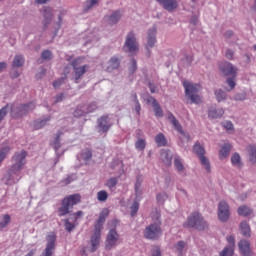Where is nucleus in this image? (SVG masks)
I'll use <instances>...</instances> for the list:
<instances>
[{"label": "nucleus", "mask_w": 256, "mask_h": 256, "mask_svg": "<svg viewBox=\"0 0 256 256\" xmlns=\"http://www.w3.org/2000/svg\"><path fill=\"white\" fill-rule=\"evenodd\" d=\"M11 222V216L9 214H6L3 216L2 220L0 221V229H5Z\"/></svg>", "instance_id": "nucleus-49"}, {"label": "nucleus", "mask_w": 256, "mask_h": 256, "mask_svg": "<svg viewBox=\"0 0 256 256\" xmlns=\"http://www.w3.org/2000/svg\"><path fill=\"white\" fill-rule=\"evenodd\" d=\"M84 109H86V114L93 113L94 111H97V103L91 102L88 105H84Z\"/></svg>", "instance_id": "nucleus-51"}, {"label": "nucleus", "mask_w": 256, "mask_h": 256, "mask_svg": "<svg viewBox=\"0 0 256 256\" xmlns=\"http://www.w3.org/2000/svg\"><path fill=\"white\" fill-rule=\"evenodd\" d=\"M101 241V232L94 230V234L91 236V253H95L99 248V243Z\"/></svg>", "instance_id": "nucleus-18"}, {"label": "nucleus", "mask_w": 256, "mask_h": 256, "mask_svg": "<svg viewBox=\"0 0 256 256\" xmlns=\"http://www.w3.org/2000/svg\"><path fill=\"white\" fill-rule=\"evenodd\" d=\"M117 243H119V233H117L115 228H112L106 236L105 248L108 251H111V249H115V247H117Z\"/></svg>", "instance_id": "nucleus-9"}, {"label": "nucleus", "mask_w": 256, "mask_h": 256, "mask_svg": "<svg viewBox=\"0 0 256 256\" xmlns=\"http://www.w3.org/2000/svg\"><path fill=\"white\" fill-rule=\"evenodd\" d=\"M109 199V193L105 190H100L97 192V200L100 201V203H105Z\"/></svg>", "instance_id": "nucleus-45"}, {"label": "nucleus", "mask_w": 256, "mask_h": 256, "mask_svg": "<svg viewBox=\"0 0 256 256\" xmlns=\"http://www.w3.org/2000/svg\"><path fill=\"white\" fill-rule=\"evenodd\" d=\"M155 143L158 147H165L167 145V138H165L163 133H159L155 136Z\"/></svg>", "instance_id": "nucleus-38"}, {"label": "nucleus", "mask_w": 256, "mask_h": 256, "mask_svg": "<svg viewBox=\"0 0 256 256\" xmlns=\"http://www.w3.org/2000/svg\"><path fill=\"white\" fill-rule=\"evenodd\" d=\"M183 87L185 89V96L190 100V103L199 105V103H201V97L197 95V93H199V84L184 82Z\"/></svg>", "instance_id": "nucleus-5"}, {"label": "nucleus", "mask_w": 256, "mask_h": 256, "mask_svg": "<svg viewBox=\"0 0 256 256\" xmlns=\"http://www.w3.org/2000/svg\"><path fill=\"white\" fill-rule=\"evenodd\" d=\"M119 65H121V61H119V58L114 56L108 61L106 71H108V73H111V71H114V69H119Z\"/></svg>", "instance_id": "nucleus-24"}, {"label": "nucleus", "mask_w": 256, "mask_h": 256, "mask_svg": "<svg viewBox=\"0 0 256 256\" xmlns=\"http://www.w3.org/2000/svg\"><path fill=\"white\" fill-rule=\"evenodd\" d=\"M238 249L240 251V255L242 256H253V250H251V243H249V241L245 239L239 241Z\"/></svg>", "instance_id": "nucleus-16"}, {"label": "nucleus", "mask_w": 256, "mask_h": 256, "mask_svg": "<svg viewBox=\"0 0 256 256\" xmlns=\"http://www.w3.org/2000/svg\"><path fill=\"white\" fill-rule=\"evenodd\" d=\"M235 78L236 77L231 76L226 79V83L230 87V90L235 89V87L237 86V83L235 82Z\"/></svg>", "instance_id": "nucleus-55"}, {"label": "nucleus", "mask_w": 256, "mask_h": 256, "mask_svg": "<svg viewBox=\"0 0 256 256\" xmlns=\"http://www.w3.org/2000/svg\"><path fill=\"white\" fill-rule=\"evenodd\" d=\"M25 65V57L23 55H16L12 62V67L15 69V67H23Z\"/></svg>", "instance_id": "nucleus-35"}, {"label": "nucleus", "mask_w": 256, "mask_h": 256, "mask_svg": "<svg viewBox=\"0 0 256 256\" xmlns=\"http://www.w3.org/2000/svg\"><path fill=\"white\" fill-rule=\"evenodd\" d=\"M41 57H42V59H45V60L49 61L52 57L51 51L50 50H44L41 54Z\"/></svg>", "instance_id": "nucleus-58"}, {"label": "nucleus", "mask_w": 256, "mask_h": 256, "mask_svg": "<svg viewBox=\"0 0 256 256\" xmlns=\"http://www.w3.org/2000/svg\"><path fill=\"white\" fill-rule=\"evenodd\" d=\"M220 71L225 77H237V69L230 62H224L220 65Z\"/></svg>", "instance_id": "nucleus-13"}, {"label": "nucleus", "mask_w": 256, "mask_h": 256, "mask_svg": "<svg viewBox=\"0 0 256 256\" xmlns=\"http://www.w3.org/2000/svg\"><path fill=\"white\" fill-rule=\"evenodd\" d=\"M83 106H78L76 110L74 111V117H83V115H87V110Z\"/></svg>", "instance_id": "nucleus-48"}, {"label": "nucleus", "mask_w": 256, "mask_h": 256, "mask_svg": "<svg viewBox=\"0 0 256 256\" xmlns=\"http://www.w3.org/2000/svg\"><path fill=\"white\" fill-rule=\"evenodd\" d=\"M151 256H161V248L156 247L153 251H152V255Z\"/></svg>", "instance_id": "nucleus-64"}, {"label": "nucleus", "mask_w": 256, "mask_h": 256, "mask_svg": "<svg viewBox=\"0 0 256 256\" xmlns=\"http://www.w3.org/2000/svg\"><path fill=\"white\" fill-rule=\"evenodd\" d=\"M193 152L196 153L198 157L205 155V148L201 146L199 142H196L193 146Z\"/></svg>", "instance_id": "nucleus-40"}, {"label": "nucleus", "mask_w": 256, "mask_h": 256, "mask_svg": "<svg viewBox=\"0 0 256 256\" xmlns=\"http://www.w3.org/2000/svg\"><path fill=\"white\" fill-rule=\"evenodd\" d=\"M202 167L206 169L207 173H211V164L205 155L199 156Z\"/></svg>", "instance_id": "nucleus-43"}, {"label": "nucleus", "mask_w": 256, "mask_h": 256, "mask_svg": "<svg viewBox=\"0 0 256 256\" xmlns=\"http://www.w3.org/2000/svg\"><path fill=\"white\" fill-rule=\"evenodd\" d=\"M253 213V210L249 206L242 205L238 208V215L241 217H249Z\"/></svg>", "instance_id": "nucleus-37"}, {"label": "nucleus", "mask_w": 256, "mask_h": 256, "mask_svg": "<svg viewBox=\"0 0 256 256\" xmlns=\"http://www.w3.org/2000/svg\"><path fill=\"white\" fill-rule=\"evenodd\" d=\"M161 225H163V222L161 221V213L158 211L153 212L152 223L144 230L145 239H149V241H157V239L163 235Z\"/></svg>", "instance_id": "nucleus-2"}, {"label": "nucleus", "mask_w": 256, "mask_h": 256, "mask_svg": "<svg viewBox=\"0 0 256 256\" xmlns=\"http://www.w3.org/2000/svg\"><path fill=\"white\" fill-rule=\"evenodd\" d=\"M79 217H83V211H78V212L70 215V219L72 221H77V219H79Z\"/></svg>", "instance_id": "nucleus-60"}, {"label": "nucleus", "mask_w": 256, "mask_h": 256, "mask_svg": "<svg viewBox=\"0 0 256 256\" xmlns=\"http://www.w3.org/2000/svg\"><path fill=\"white\" fill-rule=\"evenodd\" d=\"M141 185H143V176L138 175L134 185L136 197H140L141 195Z\"/></svg>", "instance_id": "nucleus-33"}, {"label": "nucleus", "mask_w": 256, "mask_h": 256, "mask_svg": "<svg viewBox=\"0 0 256 256\" xmlns=\"http://www.w3.org/2000/svg\"><path fill=\"white\" fill-rule=\"evenodd\" d=\"M222 126L224 129H227V131H232L233 129V122L232 121H225L222 123Z\"/></svg>", "instance_id": "nucleus-62"}, {"label": "nucleus", "mask_w": 256, "mask_h": 256, "mask_svg": "<svg viewBox=\"0 0 256 256\" xmlns=\"http://www.w3.org/2000/svg\"><path fill=\"white\" fill-rule=\"evenodd\" d=\"M180 133V147H185V143H189V140L191 139V135L189 133L185 132L183 129L179 132Z\"/></svg>", "instance_id": "nucleus-34"}, {"label": "nucleus", "mask_w": 256, "mask_h": 256, "mask_svg": "<svg viewBox=\"0 0 256 256\" xmlns=\"http://www.w3.org/2000/svg\"><path fill=\"white\" fill-rule=\"evenodd\" d=\"M107 217H109V209L104 208L101 213L99 214V218L95 223V229L94 231H99L101 232V230L103 229V224L105 223V220L107 219Z\"/></svg>", "instance_id": "nucleus-17"}, {"label": "nucleus", "mask_w": 256, "mask_h": 256, "mask_svg": "<svg viewBox=\"0 0 256 256\" xmlns=\"http://www.w3.org/2000/svg\"><path fill=\"white\" fill-rule=\"evenodd\" d=\"M51 121V116H46L44 119H38L34 121V129L37 131L39 129H43L47 123Z\"/></svg>", "instance_id": "nucleus-27"}, {"label": "nucleus", "mask_w": 256, "mask_h": 256, "mask_svg": "<svg viewBox=\"0 0 256 256\" xmlns=\"http://www.w3.org/2000/svg\"><path fill=\"white\" fill-rule=\"evenodd\" d=\"M128 71L130 75H133L135 71H137V60L134 58L130 59V63L128 65Z\"/></svg>", "instance_id": "nucleus-47"}, {"label": "nucleus", "mask_w": 256, "mask_h": 256, "mask_svg": "<svg viewBox=\"0 0 256 256\" xmlns=\"http://www.w3.org/2000/svg\"><path fill=\"white\" fill-rule=\"evenodd\" d=\"M81 65V58H77L71 62V66L74 69V83H79L80 79H83V75L87 73L89 65Z\"/></svg>", "instance_id": "nucleus-7"}, {"label": "nucleus", "mask_w": 256, "mask_h": 256, "mask_svg": "<svg viewBox=\"0 0 256 256\" xmlns=\"http://www.w3.org/2000/svg\"><path fill=\"white\" fill-rule=\"evenodd\" d=\"M123 49L125 53H136L138 46L135 33L129 32L127 34Z\"/></svg>", "instance_id": "nucleus-10"}, {"label": "nucleus", "mask_w": 256, "mask_h": 256, "mask_svg": "<svg viewBox=\"0 0 256 256\" xmlns=\"http://www.w3.org/2000/svg\"><path fill=\"white\" fill-rule=\"evenodd\" d=\"M145 147H147V142L143 138H138L135 143V148L137 151H145Z\"/></svg>", "instance_id": "nucleus-44"}, {"label": "nucleus", "mask_w": 256, "mask_h": 256, "mask_svg": "<svg viewBox=\"0 0 256 256\" xmlns=\"http://www.w3.org/2000/svg\"><path fill=\"white\" fill-rule=\"evenodd\" d=\"M7 113H9V104L0 109V121H3L7 117Z\"/></svg>", "instance_id": "nucleus-54"}, {"label": "nucleus", "mask_w": 256, "mask_h": 256, "mask_svg": "<svg viewBox=\"0 0 256 256\" xmlns=\"http://www.w3.org/2000/svg\"><path fill=\"white\" fill-rule=\"evenodd\" d=\"M119 19H121V11L119 10H116L110 16L105 17L108 25H116V23H119Z\"/></svg>", "instance_id": "nucleus-20"}, {"label": "nucleus", "mask_w": 256, "mask_h": 256, "mask_svg": "<svg viewBox=\"0 0 256 256\" xmlns=\"http://www.w3.org/2000/svg\"><path fill=\"white\" fill-rule=\"evenodd\" d=\"M152 105L154 107V113L156 117H163V109H161V106L159 105V102H157L156 99L153 98Z\"/></svg>", "instance_id": "nucleus-41"}, {"label": "nucleus", "mask_w": 256, "mask_h": 256, "mask_svg": "<svg viewBox=\"0 0 256 256\" xmlns=\"http://www.w3.org/2000/svg\"><path fill=\"white\" fill-rule=\"evenodd\" d=\"M35 107V102L17 104L11 107V115L14 119H19V117H23V115H27V113L33 111Z\"/></svg>", "instance_id": "nucleus-6"}, {"label": "nucleus", "mask_w": 256, "mask_h": 256, "mask_svg": "<svg viewBox=\"0 0 256 256\" xmlns=\"http://www.w3.org/2000/svg\"><path fill=\"white\" fill-rule=\"evenodd\" d=\"M76 179V176L75 175H71V176H68L66 179H64L62 181L63 185H69L70 183H73V181H75Z\"/></svg>", "instance_id": "nucleus-61"}, {"label": "nucleus", "mask_w": 256, "mask_h": 256, "mask_svg": "<svg viewBox=\"0 0 256 256\" xmlns=\"http://www.w3.org/2000/svg\"><path fill=\"white\" fill-rule=\"evenodd\" d=\"M117 183H119L117 177H112L107 180L106 187H108V189H113L114 187H117Z\"/></svg>", "instance_id": "nucleus-50"}, {"label": "nucleus", "mask_w": 256, "mask_h": 256, "mask_svg": "<svg viewBox=\"0 0 256 256\" xmlns=\"http://www.w3.org/2000/svg\"><path fill=\"white\" fill-rule=\"evenodd\" d=\"M155 43H157V28L153 26L147 31L146 49L148 53H151L150 49L155 47Z\"/></svg>", "instance_id": "nucleus-12"}, {"label": "nucleus", "mask_w": 256, "mask_h": 256, "mask_svg": "<svg viewBox=\"0 0 256 256\" xmlns=\"http://www.w3.org/2000/svg\"><path fill=\"white\" fill-rule=\"evenodd\" d=\"M10 151H11V147H9L8 145L0 148V165H1V163H3V161H5V157H7V155H9Z\"/></svg>", "instance_id": "nucleus-42"}, {"label": "nucleus", "mask_w": 256, "mask_h": 256, "mask_svg": "<svg viewBox=\"0 0 256 256\" xmlns=\"http://www.w3.org/2000/svg\"><path fill=\"white\" fill-rule=\"evenodd\" d=\"M64 227L68 231V233H71L73 229H75V224H73L71 221H69V218H66L64 220Z\"/></svg>", "instance_id": "nucleus-52"}, {"label": "nucleus", "mask_w": 256, "mask_h": 256, "mask_svg": "<svg viewBox=\"0 0 256 256\" xmlns=\"http://www.w3.org/2000/svg\"><path fill=\"white\" fill-rule=\"evenodd\" d=\"M79 203H81L80 194H71L64 197L61 202V206L58 208L59 217H65V215L71 214V209Z\"/></svg>", "instance_id": "nucleus-3"}, {"label": "nucleus", "mask_w": 256, "mask_h": 256, "mask_svg": "<svg viewBox=\"0 0 256 256\" xmlns=\"http://www.w3.org/2000/svg\"><path fill=\"white\" fill-rule=\"evenodd\" d=\"M228 246H226L220 253L219 256H234L235 255V237H227Z\"/></svg>", "instance_id": "nucleus-14"}, {"label": "nucleus", "mask_w": 256, "mask_h": 256, "mask_svg": "<svg viewBox=\"0 0 256 256\" xmlns=\"http://www.w3.org/2000/svg\"><path fill=\"white\" fill-rule=\"evenodd\" d=\"M160 159L163 161V163H165V165L171 167L173 153H171V150H163L160 154Z\"/></svg>", "instance_id": "nucleus-22"}, {"label": "nucleus", "mask_w": 256, "mask_h": 256, "mask_svg": "<svg viewBox=\"0 0 256 256\" xmlns=\"http://www.w3.org/2000/svg\"><path fill=\"white\" fill-rule=\"evenodd\" d=\"M214 95H215L216 101L218 103H221L223 101H227V92H225L223 89H216L214 91Z\"/></svg>", "instance_id": "nucleus-30"}, {"label": "nucleus", "mask_w": 256, "mask_h": 256, "mask_svg": "<svg viewBox=\"0 0 256 256\" xmlns=\"http://www.w3.org/2000/svg\"><path fill=\"white\" fill-rule=\"evenodd\" d=\"M240 231L244 237H251V228L247 221L240 223Z\"/></svg>", "instance_id": "nucleus-32"}, {"label": "nucleus", "mask_w": 256, "mask_h": 256, "mask_svg": "<svg viewBox=\"0 0 256 256\" xmlns=\"http://www.w3.org/2000/svg\"><path fill=\"white\" fill-rule=\"evenodd\" d=\"M130 209H131V212H130L131 217H135L137 215V212L139 211V202L134 201Z\"/></svg>", "instance_id": "nucleus-53"}, {"label": "nucleus", "mask_w": 256, "mask_h": 256, "mask_svg": "<svg viewBox=\"0 0 256 256\" xmlns=\"http://www.w3.org/2000/svg\"><path fill=\"white\" fill-rule=\"evenodd\" d=\"M174 166L178 173H181L185 169V166H183V159L177 154L174 155Z\"/></svg>", "instance_id": "nucleus-31"}, {"label": "nucleus", "mask_w": 256, "mask_h": 256, "mask_svg": "<svg viewBox=\"0 0 256 256\" xmlns=\"http://www.w3.org/2000/svg\"><path fill=\"white\" fill-rule=\"evenodd\" d=\"M231 163L234 167H238L241 169L243 167V163L241 162V156L239 153H234L231 157Z\"/></svg>", "instance_id": "nucleus-36"}, {"label": "nucleus", "mask_w": 256, "mask_h": 256, "mask_svg": "<svg viewBox=\"0 0 256 256\" xmlns=\"http://www.w3.org/2000/svg\"><path fill=\"white\" fill-rule=\"evenodd\" d=\"M67 79V76L61 77L60 79L53 82V87L55 89L59 88L60 85H63V81Z\"/></svg>", "instance_id": "nucleus-56"}, {"label": "nucleus", "mask_w": 256, "mask_h": 256, "mask_svg": "<svg viewBox=\"0 0 256 256\" xmlns=\"http://www.w3.org/2000/svg\"><path fill=\"white\" fill-rule=\"evenodd\" d=\"M57 247V235L51 232L46 236V248L42 252L41 256H53Z\"/></svg>", "instance_id": "nucleus-8"}, {"label": "nucleus", "mask_w": 256, "mask_h": 256, "mask_svg": "<svg viewBox=\"0 0 256 256\" xmlns=\"http://www.w3.org/2000/svg\"><path fill=\"white\" fill-rule=\"evenodd\" d=\"M247 99V95L245 93H238L234 96L235 101H245Z\"/></svg>", "instance_id": "nucleus-59"}, {"label": "nucleus", "mask_w": 256, "mask_h": 256, "mask_svg": "<svg viewBox=\"0 0 256 256\" xmlns=\"http://www.w3.org/2000/svg\"><path fill=\"white\" fill-rule=\"evenodd\" d=\"M226 59H229V61H233V57H235V51L231 49H227L225 53Z\"/></svg>", "instance_id": "nucleus-57"}, {"label": "nucleus", "mask_w": 256, "mask_h": 256, "mask_svg": "<svg viewBox=\"0 0 256 256\" xmlns=\"http://www.w3.org/2000/svg\"><path fill=\"white\" fill-rule=\"evenodd\" d=\"M168 120L170 121L171 125H173L174 129L178 133H180V131L183 130V126L181 125V123H179V120H177V118L175 117V115H173V113L168 114Z\"/></svg>", "instance_id": "nucleus-26"}, {"label": "nucleus", "mask_w": 256, "mask_h": 256, "mask_svg": "<svg viewBox=\"0 0 256 256\" xmlns=\"http://www.w3.org/2000/svg\"><path fill=\"white\" fill-rule=\"evenodd\" d=\"M63 99H65V94L60 93V94L56 95L54 103H61V101H63Z\"/></svg>", "instance_id": "nucleus-63"}, {"label": "nucleus", "mask_w": 256, "mask_h": 256, "mask_svg": "<svg viewBox=\"0 0 256 256\" xmlns=\"http://www.w3.org/2000/svg\"><path fill=\"white\" fill-rule=\"evenodd\" d=\"M229 204L225 201H220L218 205V219L222 223H225V221H229Z\"/></svg>", "instance_id": "nucleus-11"}, {"label": "nucleus", "mask_w": 256, "mask_h": 256, "mask_svg": "<svg viewBox=\"0 0 256 256\" xmlns=\"http://www.w3.org/2000/svg\"><path fill=\"white\" fill-rule=\"evenodd\" d=\"M93 157V153L91 152V150L86 149L83 150L80 155L77 156L78 161H80V163H87V161H91V158ZM83 161V162H82Z\"/></svg>", "instance_id": "nucleus-23"}, {"label": "nucleus", "mask_w": 256, "mask_h": 256, "mask_svg": "<svg viewBox=\"0 0 256 256\" xmlns=\"http://www.w3.org/2000/svg\"><path fill=\"white\" fill-rule=\"evenodd\" d=\"M225 115V110L223 108L210 107L208 109V117L210 119H221Z\"/></svg>", "instance_id": "nucleus-19"}, {"label": "nucleus", "mask_w": 256, "mask_h": 256, "mask_svg": "<svg viewBox=\"0 0 256 256\" xmlns=\"http://www.w3.org/2000/svg\"><path fill=\"white\" fill-rule=\"evenodd\" d=\"M100 0H86L83 6V13H89L93 7L99 5Z\"/></svg>", "instance_id": "nucleus-28"}, {"label": "nucleus", "mask_w": 256, "mask_h": 256, "mask_svg": "<svg viewBox=\"0 0 256 256\" xmlns=\"http://www.w3.org/2000/svg\"><path fill=\"white\" fill-rule=\"evenodd\" d=\"M183 226L188 229H196V231H205L209 225L201 213L192 212Z\"/></svg>", "instance_id": "nucleus-4"}, {"label": "nucleus", "mask_w": 256, "mask_h": 256, "mask_svg": "<svg viewBox=\"0 0 256 256\" xmlns=\"http://www.w3.org/2000/svg\"><path fill=\"white\" fill-rule=\"evenodd\" d=\"M248 153L250 163H256V146H249Z\"/></svg>", "instance_id": "nucleus-46"}, {"label": "nucleus", "mask_w": 256, "mask_h": 256, "mask_svg": "<svg viewBox=\"0 0 256 256\" xmlns=\"http://www.w3.org/2000/svg\"><path fill=\"white\" fill-rule=\"evenodd\" d=\"M229 153H231V144H224L220 149V158L225 159V157H229Z\"/></svg>", "instance_id": "nucleus-39"}, {"label": "nucleus", "mask_w": 256, "mask_h": 256, "mask_svg": "<svg viewBox=\"0 0 256 256\" xmlns=\"http://www.w3.org/2000/svg\"><path fill=\"white\" fill-rule=\"evenodd\" d=\"M61 135H63L62 131H58L56 137L54 138L52 145L57 155H59V149H61Z\"/></svg>", "instance_id": "nucleus-29"}, {"label": "nucleus", "mask_w": 256, "mask_h": 256, "mask_svg": "<svg viewBox=\"0 0 256 256\" xmlns=\"http://www.w3.org/2000/svg\"><path fill=\"white\" fill-rule=\"evenodd\" d=\"M43 17H44L43 25H44V28L47 29L51 21H53V10L51 8H45Z\"/></svg>", "instance_id": "nucleus-21"}, {"label": "nucleus", "mask_w": 256, "mask_h": 256, "mask_svg": "<svg viewBox=\"0 0 256 256\" xmlns=\"http://www.w3.org/2000/svg\"><path fill=\"white\" fill-rule=\"evenodd\" d=\"M187 247V243L185 241L180 240L174 245L175 253L178 256H184L185 255V248Z\"/></svg>", "instance_id": "nucleus-25"}, {"label": "nucleus", "mask_w": 256, "mask_h": 256, "mask_svg": "<svg viewBox=\"0 0 256 256\" xmlns=\"http://www.w3.org/2000/svg\"><path fill=\"white\" fill-rule=\"evenodd\" d=\"M97 127L99 133H107L111 129V120L109 116H102L97 120Z\"/></svg>", "instance_id": "nucleus-15"}, {"label": "nucleus", "mask_w": 256, "mask_h": 256, "mask_svg": "<svg viewBox=\"0 0 256 256\" xmlns=\"http://www.w3.org/2000/svg\"><path fill=\"white\" fill-rule=\"evenodd\" d=\"M26 158L27 152L25 150L14 154L12 157L13 164L3 177V181L6 185H15V183H19V180L21 179L19 172L25 167V163H27Z\"/></svg>", "instance_id": "nucleus-1"}]
</instances>
